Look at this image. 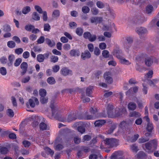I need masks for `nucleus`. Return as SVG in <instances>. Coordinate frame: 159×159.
Listing matches in <instances>:
<instances>
[{"instance_id": "5701e85b", "label": "nucleus", "mask_w": 159, "mask_h": 159, "mask_svg": "<svg viewBox=\"0 0 159 159\" xmlns=\"http://www.w3.org/2000/svg\"><path fill=\"white\" fill-rule=\"evenodd\" d=\"M128 107L129 110L133 111L136 108V105L135 103L131 102L128 104Z\"/></svg>"}, {"instance_id": "2f4dec72", "label": "nucleus", "mask_w": 159, "mask_h": 159, "mask_svg": "<svg viewBox=\"0 0 159 159\" xmlns=\"http://www.w3.org/2000/svg\"><path fill=\"white\" fill-rule=\"evenodd\" d=\"M47 81L49 84L51 85L53 84L56 83L55 79L52 77L48 78L47 80Z\"/></svg>"}, {"instance_id": "8fccbe9b", "label": "nucleus", "mask_w": 159, "mask_h": 159, "mask_svg": "<svg viewBox=\"0 0 159 159\" xmlns=\"http://www.w3.org/2000/svg\"><path fill=\"white\" fill-rule=\"evenodd\" d=\"M3 30L5 32H9L11 30V28L9 25H5L3 26Z\"/></svg>"}, {"instance_id": "c03bdc74", "label": "nucleus", "mask_w": 159, "mask_h": 159, "mask_svg": "<svg viewBox=\"0 0 159 159\" xmlns=\"http://www.w3.org/2000/svg\"><path fill=\"white\" fill-rule=\"evenodd\" d=\"M48 98L45 97H41L40 98V102L42 104H44L48 102Z\"/></svg>"}, {"instance_id": "473e14b6", "label": "nucleus", "mask_w": 159, "mask_h": 159, "mask_svg": "<svg viewBox=\"0 0 159 159\" xmlns=\"http://www.w3.org/2000/svg\"><path fill=\"white\" fill-rule=\"evenodd\" d=\"M149 140V139L148 138L142 137L138 139V142L139 143H142L148 141Z\"/></svg>"}, {"instance_id": "49530a36", "label": "nucleus", "mask_w": 159, "mask_h": 159, "mask_svg": "<svg viewBox=\"0 0 159 159\" xmlns=\"http://www.w3.org/2000/svg\"><path fill=\"white\" fill-rule=\"evenodd\" d=\"M0 73L3 75H6L7 73L6 69L4 67H2L0 68Z\"/></svg>"}, {"instance_id": "c756f323", "label": "nucleus", "mask_w": 159, "mask_h": 159, "mask_svg": "<svg viewBox=\"0 0 159 159\" xmlns=\"http://www.w3.org/2000/svg\"><path fill=\"white\" fill-rule=\"evenodd\" d=\"M39 129L42 131L46 130L47 129V125L44 122L41 123L39 125Z\"/></svg>"}, {"instance_id": "9d476101", "label": "nucleus", "mask_w": 159, "mask_h": 159, "mask_svg": "<svg viewBox=\"0 0 159 159\" xmlns=\"http://www.w3.org/2000/svg\"><path fill=\"white\" fill-rule=\"evenodd\" d=\"M127 42L124 44V47L127 49L130 47L131 46V44L132 43L133 39L132 38L130 37H127L126 39Z\"/></svg>"}, {"instance_id": "aec40b11", "label": "nucleus", "mask_w": 159, "mask_h": 159, "mask_svg": "<svg viewBox=\"0 0 159 159\" xmlns=\"http://www.w3.org/2000/svg\"><path fill=\"white\" fill-rule=\"evenodd\" d=\"M57 139L55 140V150L58 151H60L62 150L64 148V146L62 144H56L57 143Z\"/></svg>"}, {"instance_id": "f704fd0d", "label": "nucleus", "mask_w": 159, "mask_h": 159, "mask_svg": "<svg viewBox=\"0 0 159 159\" xmlns=\"http://www.w3.org/2000/svg\"><path fill=\"white\" fill-rule=\"evenodd\" d=\"M7 115L10 117H12L14 116V112L11 109H8L7 111Z\"/></svg>"}, {"instance_id": "3c124183", "label": "nucleus", "mask_w": 159, "mask_h": 159, "mask_svg": "<svg viewBox=\"0 0 159 159\" xmlns=\"http://www.w3.org/2000/svg\"><path fill=\"white\" fill-rule=\"evenodd\" d=\"M0 152L2 154H7L8 152V150L6 147H2L1 148Z\"/></svg>"}, {"instance_id": "a878e982", "label": "nucleus", "mask_w": 159, "mask_h": 159, "mask_svg": "<svg viewBox=\"0 0 159 159\" xmlns=\"http://www.w3.org/2000/svg\"><path fill=\"white\" fill-rule=\"evenodd\" d=\"M45 42L50 47H52L54 46L55 45L54 42L51 41L49 39L47 38L45 39Z\"/></svg>"}, {"instance_id": "58836bf2", "label": "nucleus", "mask_w": 159, "mask_h": 159, "mask_svg": "<svg viewBox=\"0 0 159 159\" xmlns=\"http://www.w3.org/2000/svg\"><path fill=\"white\" fill-rule=\"evenodd\" d=\"M82 11L84 13L86 14L89 12L90 9L87 6H84L82 7Z\"/></svg>"}, {"instance_id": "2eb2a0df", "label": "nucleus", "mask_w": 159, "mask_h": 159, "mask_svg": "<svg viewBox=\"0 0 159 159\" xmlns=\"http://www.w3.org/2000/svg\"><path fill=\"white\" fill-rule=\"evenodd\" d=\"M153 58L151 57L146 58L145 60V64L148 66H150L152 64L153 61Z\"/></svg>"}, {"instance_id": "774afa93", "label": "nucleus", "mask_w": 159, "mask_h": 159, "mask_svg": "<svg viewBox=\"0 0 159 159\" xmlns=\"http://www.w3.org/2000/svg\"><path fill=\"white\" fill-rule=\"evenodd\" d=\"M0 61L2 63L5 64L7 62V58L5 57H2L0 58Z\"/></svg>"}, {"instance_id": "ea45409f", "label": "nucleus", "mask_w": 159, "mask_h": 159, "mask_svg": "<svg viewBox=\"0 0 159 159\" xmlns=\"http://www.w3.org/2000/svg\"><path fill=\"white\" fill-rule=\"evenodd\" d=\"M46 93V91L44 89H42L39 91V94L41 97H45Z\"/></svg>"}, {"instance_id": "412c9836", "label": "nucleus", "mask_w": 159, "mask_h": 159, "mask_svg": "<svg viewBox=\"0 0 159 159\" xmlns=\"http://www.w3.org/2000/svg\"><path fill=\"white\" fill-rule=\"evenodd\" d=\"M117 126L116 124H113L111 125L110 129L106 131V133L107 134H111L113 131L115 129Z\"/></svg>"}, {"instance_id": "c9c22d12", "label": "nucleus", "mask_w": 159, "mask_h": 159, "mask_svg": "<svg viewBox=\"0 0 159 159\" xmlns=\"http://www.w3.org/2000/svg\"><path fill=\"white\" fill-rule=\"evenodd\" d=\"M116 115L115 116V117L120 116L122 115V111L119 109V108H116Z\"/></svg>"}, {"instance_id": "dca6fc26", "label": "nucleus", "mask_w": 159, "mask_h": 159, "mask_svg": "<svg viewBox=\"0 0 159 159\" xmlns=\"http://www.w3.org/2000/svg\"><path fill=\"white\" fill-rule=\"evenodd\" d=\"M97 118L95 116H94L93 115H90L88 114V112H86L84 115V117L83 118H80V119H84L85 120H91Z\"/></svg>"}, {"instance_id": "09e8293b", "label": "nucleus", "mask_w": 159, "mask_h": 159, "mask_svg": "<svg viewBox=\"0 0 159 159\" xmlns=\"http://www.w3.org/2000/svg\"><path fill=\"white\" fill-rule=\"evenodd\" d=\"M153 74V71L152 70H150L145 75V76H146L148 78H151L152 77Z\"/></svg>"}, {"instance_id": "6ab92c4d", "label": "nucleus", "mask_w": 159, "mask_h": 159, "mask_svg": "<svg viewBox=\"0 0 159 159\" xmlns=\"http://www.w3.org/2000/svg\"><path fill=\"white\" fill-rule=\"evenodd\" d=\"M70 54L72 57H78L80 55V52L78 50L72 49L70 51Z\"/></svg>"}, {"instance_id": "f3484780", "label": "nucleus", "mask_w": 159, "mask_h": 159, "mask_svg": "<svg viewBox=\"0 0 159 159\" xmlns=\"http://www.w3.org/2000/svg\"><path fill=\"white\" fill-rule=\"evenodd\" d=\"M106 122L105 120H96L94 123L95 126L100 127L104 125Z\"/></svg>"}, {"instance_id": "e433bc0d", "label": "nucleus", "mask_w": 159, "mask_h": 159, "mask_svg": "<svg viewBox=\"0 0 159 159\" xmlns=\"http://www.w3.org/2000/svg\"><path fill=\"white\" fill-rule=\"evenodd\" d=\"M102 56L105 58H107L109 56V52L107 50H104L102 52Z\"/></svg>"}, {"instance_id": "393cba45", "label": "nucleus", "mask_w": 159, "mask_h": 159, "mask_svg": "<svg viewBox=\"0 0 159 159\" xmlns=\"http://www.w3.org/2000/svg\"><path fill=\"white\" fill-rule=\"evenodd\" d=\"M130 150L136 153L139 150L138 147L135 144H133L130 146Z\"/></svg>"}, {"instance_id": "680f3d73", "label": "nucleus", "mask_w": 159, "mask_h": 159, "mask_svg": "<svg viewBox=\"0 0 159 159\" xmlns=\"http://www.w3.org/2000/svg\"><path fill=\"white\" fill-rule=\"evenodd\" d=\"M53 71L56 73L58 72L60 69V66L58 65H55L52 68Z\"/></svg>"}, {"instance_id": "f8f14e48", "label": "nucleus", "mask_w": 159, "mask_h": 159, "mask_svg": "<svg viewBox=\"0 0 159 159\" xmlns=\"http://www.w3.org/2000/svg\"><path fill=\"white\" fill-rule=\"evenodd\" d=\"M117 58L120 60V62L121 63L125 65H129L130 63L128 60H126L124 57L118 55L116 56Z\"/></svg>"}, {"instance_id": "864d4df0", "label": "nucleus", "mask_w": 159, "mask_h": 159, "mask_svg": "<svg viewBox=\"0 0 159 159\" xmlns=\"http://www.w3.org/2000/svg\"><path fill=\"white\" fill-rule=\"evenodd\" d=\"M139 135L138 134H136L134 135V136L132 137L130 139V141L131 142H134L139 137Z\"/></svg>"}, {"instance_id": "72a5a7b5", "label": "nucleus", "mask_w": 159, "mask_h": 159, "mask_svg": "<svg viewBox=\"0 0 159 159\" xmlns=\"http://www.w3.org/2000/svg\"><path fill=\"white\" fill-rule=\"evenodd\" d=\"M7 45L9 48H12L15 47L16 43L14 41H10L7 42Z\"/></svg>"}, {"instance_id": "c85d7f7f", "label": "nucleus", "mask_w": 159, "mask_h": 159, "mask_svg": "<svg viewBox=\"0 0 159 159\" xmlns=\"http://www.w3.org/2000/svg\"><path fill=\"white\" fill-rule=\"evenodd\" d=\"M30 8L29 6H26L22 9V13L24 14H26L30 11Z\"/></svg>"}, {"instance_id": "7c9ffc66", "label": "nucleus", "mask_w": 159, "mask_h": 159, "mask_svg": "<svg viewBox=\"0 0 159 159\" xmlns=\"http://www.w3.org/2000/svg\"><path fill=\"white\" fill-rule=\"evenodd\" d=\"M153 9L152 5H148L146 7V13L148 14L151 13L153 11Z\"/></svg>"}, {"instance_id": "052dcab7", "label": "nucleus", "mask_w": 159, "mask_h": 159, "mask_svg": "<svg viewBox=\"0 0 159 159\" xmlns=\"http://www.w3.org/2000/svg\"><path fill=\"white\" fill-rule=\"evenodd\" d=\"M45 38L43 36H41L37 40V42L39 44L43 43L44 41Z\"/></svg>"}, {"instance_id": "0eeeda50", "label": "nucleus", "mask_w": 159, "mask_h": 159, "mask_svg": "<svg viewBox=\"0 0 159 159\" xmlns=\"http://www.w3.org/2000/svg\"><path fill=\"white\" fill-rule=\"evenodd\" d=\"M60 72L61 75L64 76L72 75V70L66 67H64L62 68L60 70Z\"/></svg>"}, {"instance_id": "0e129e2a", "label": "nucleus", "mask_w": 159, "mask_h": 159, "mask_svg": "<svg viewBox=\"0 0 159 159\" xmlns=\"http://www.w3.org/2000/svg\"><path fill=\"white\" fill-rule=\"evenodd\" d=\"M92 13L94 15H97L99 12L98 10L96 8L93 7L91 9Z\"/></svg>"}, {"instance_id": "1a4fd4ad", "label": "nucleus", "mask_w": 159, "mask_h": 159, "mask_svg": "<svg viewBox=\"0 0 159 159\" xmlns=\"http://www.w3.org/2000/svg\"><path fill=\"white\" fill-rule=\"evenodd\" d=\"M28 65L26 62H22L20 65V68L22 69V71L21 72V74L24 75L26 72L27 70Z\"/></svg>"}, {"instance_id": "e2e57ef3", "label": "nucleus", "mask_w": 159, "mask_h": 159, "mask_svg": "<svg viewBox=\"0 0 159 159\" xmlns=\"http://www.w3.org/2000/svg\"><path fill=\"white\" fill-rule=\"evenodd\" d=\"M113 105H111L110 104H108L107 105V110L108 114L111 112L113 109Z\"/></svg>"}, {"instance_id": "39448f33", "label": "nucleus", "mask_w": 159, "mask_h": 159, "mask_svg": "<svg viewBox=\"0 0 159 159\" xmlns=\"http://www.w3.org/2000/svg\"><path fill=\"white\" fill-rule=\"evenodd\" d=\"M105 82L108 84H111L113 82V79L111 77V73L108 71L105 73L103 75Z\"/></svg>"}, {"instance_id": "b1692460", "label": "nucleus", "mask_w": 159, "mask_h": 159, "mask_svg": "<svg viewBox=\"0 0 159 159\" xmlns=\"http://www.w3.org/2000/svg\"><path fill=\"white\" fill-rule=\"evenodd\" d=\"M8 59L9 62L8 63V65L9 66H10L12 65L15 59V56L11 54L9 55Z\"/></svg>"}, {"instance_id": "ddd939ff", "label": "nucleus", "mask_w": 159, "mask_h": 159, "mask_svg": "<svg viewBox=\"0 0 159 159\" xmlns=\"http://www.w3.org/2000/svg\"><path fill=\"white\" fill-rule=\"evenodd\" d=\"M77 118L76 114V113H70L68 115L67 121L68 122L75 120Z\"/></svg>"}, {"instance_id": "4c0bfd02", "label": "nucleus", "mask_w": 159, "mask_h": 159, "mask_svg": "<svg viewBox=\"0 0 159 159\" xmlns=\"http://www.w3.org/2000/svg\"><path fill=\"white\" fill-rule=\"evenodd\" d=\"M116 109H113L108 115L109 117L111 118H115L116 114Z\"/></svg>"}, {"instance_id": "13d9d810", "label": "nucleus", "mask_w": 159, "mask_h": 159, "mask_svg": "<svg viewBox=\"0 0 159 159\" xmlns=\"http://www.w3.org/2000/svg\"><path fill=\"white\" fill-rule=\"evenodd\" d=\"M94 53L97 56H99L100 54L101 53L98 47H95L94 48Z\"/></svg>"}, {"instance_id": "a211bd4d", "label": "nucleus", "mask_w": 159, "mask_h": 159, "mask_svg": "<svg viewBox=\"0 0 159 159\" xmlns=\"http://www.w3.org/2000/svg\"><path fill=\"white\" fill-rule=\"evenodd\" d=\"M129 117L137 118L140 117L141 116V114L140 113L134 111L130 112L129 114Z\"/></svg>"}, {"instance_id": "f03ea898", "label": "nucleus", "mask_w": 159, "mask_h": 159, "mask_svg": "<svg viewBox=\"0 0 159 159\" xmlns=\"http://www.w3.org/2000/svg\"><path fill=\"white\" fill-rule=\"evenodd\" d=\"M89 111L94 116H95L97 117H105L106 116V114L104 113H98L95 108L91 107Z\"/></svg>"}, {"instance_id": "338daca9", "label": "nucleus", "mask_w": 159, "mask_h": 159, "mask_svg": "<svg viewBox=\"0 0 159 159\" xmlns=\"http://www.w3.org/2000/svg\"><path fill=\"white\" fill-rule=\"evenodd\" d=\"M35 9L39 13L41 14L43 13L42 9L39 6L35 5L34 6Z\"/></svg>"}, {"instance_id": "69168bd1", "label": "nucleus", "mask_w": 159, "mask_h": 159, "mask_svg": "<svg viewBox=\"0 0 159 159\" xmlns=\"http://www.w3.org/2000/svg\"><path fill=\"white\" fill-rule=\"evenodd\" d=\"M128 83L129 84L132 85L137 84L138 82L135 79L133 78H131L129 80Z\"/></svg>"}, {"instance_id": "bf43d9fd", "label": "nucleus", "mask_w": 159, "mask_h": 159, "mask_svg": "<svg viewBox=\"0 0 159 159\" xmlns=\"http://www.w3.org/2000/svg\"><path fill=\"white\" fill-rule=\"evenodd\" d=\"M23 49L21 48H16L15 50V52L16 54L17 55L21 54L23 52Z\"/></svg>"}, {"instance_id": "f257e3e1", "label": "nucleus", "mask_w": 159, "mask_h": 159, "mask_svg": "<svg viewBox=\"0 0 159 159\" xmlns=\"http://www.w3.org/2000/svg\"><path fill=\"white\" fill-rule=\"evenodd\" d=\"M103 142L106 146L110 148L116 147L119 145V140L115 138H106Z\"/></svg>"}, {"instance_id": "de8ad7c7", "label": "nucleus", "mask_w": 159, "mask_h": 159, "mask_svg": "<svg viewBox=\"0 0 159 159\" xmlns=\"http://www.w3.org/2000/svg\"><path fill=\"white\" fill-rule=\"evenodd\" d=\"M96 5L97 7L99 8H103L104 7V4L101 1L97 2Z\"/></svg>"}, {"instance_id": "bb28decb", "label": "nucleus", "mask_w": 159, "mask_h": 159, "mask_svg": "<svg viewBox=\"0 0 159 159\" xmlns=\"http://www.w3.org/2000/svg\"><path fill=\"white\" fill-rule=\"evenodd\" d=\"M45 59L44 55L42 54H39L37 56V60L39 62H43Z\"/></svg>"}, {"instance_id": "603ef678", "label": "nucleus", "mask_w": 159, "mask_h": 159, "mask_svg": "<svg viewBox=\"0 0 159 159\" xmlns=\"http://www.w3.org/2000/svg\"><path fill=\"white\" fill-rule=\"evenodd\" d=\"M22 61V59L20 58H18L15 61L14 65L15 66H18L20 63H21Z\"/></svg>"}, {"instance_id": "37998d69", "label": "nucleus", "mask_w": 159, "mask_h": 159, "mask_svg": "<svg viewBox=\"0 0 159 159\" xmlns=\"http://www.w3.org/2000/svg\"><path fill=\"white\" fill-rule=\"evenodd\" d=\"M92 87H89L86 89V93L87 96H90V95L92 93Z\"/></svg>"}, {"instance_id": "6e6d98bb", "label": "nucleus", "mask_w": 159, "mask_h": 159, "mask_svg": "<svg viewBox=\"0 0 159 159\" xmlns=\"http://www.w3.org/2000/svg\"><path fill=\"white\" fill-rule=\"evenodd\" d=\"M74 142L75 144H79L81 142V139L77 136H75L74 138Z\"/></svg>"}, {"instance_id": "6e6552de", "label": "nucleus", "mask_w": 159, "mask_h": 159, "mask_svg": "<svg viewBox=\"0 0 159 159\" xmlns=\"http://www.w3.org/2000/svg\"><path fill=\"white\" fill-rule=\"evenodd\" d=\"M91 55L90 52L88 51H85L81 53V58L83 60L89 59L91 57Z\"/></svg>"}, {"instance_id": "7ed1b4c3", "label": "nucleus", "mask_w": 159, "mask_h": 159, "mask_svg": "<svg viewBox=\"0 0 159 159\" xmlns=\"http://www.w3.org/2000/svg\"><path fill=\"white\" fill-rule=\"evenodd\" d=\"M144 145L146 148L148 150H151L152 146L156 148L157 146V140L155 139H153L145 143Z\"/></svg>"}, {"instance_id": "4d7b16f0", "label": "nucleus", "mask_w": 159, "mask_h": 159, "mask_svg": "<svg viewBox=\"0 0 159 159\" xmlns=\"http://www.w3.org/2000/svg\"><path fill=\"white\" fill-rule=\"evenodd\" d=\"M148 130L149 132H151L153 129V126L152 124L151 123H149L147 124Z\"/></svg>"}, {"instance_id": "cd10ccee", "label": "nucleus", "mask_w": 159, "mask_h": 159, "mask_svg": "<svg viewBox=\"0 0 159 159\" xmlns=\"http://www.w3.org/2000/svg\"><path fill=\"white\" fill-rule=\"evenodd\" d=\"M122 153L120 151H117L114 153L111 156V159H117L118 156Z\"/></svg>"}, {"instance_id": "4468645a", "label": "nucleus", "mask_w": 159, "mask_h": 159, "mask_svg": "<svg viewBox=\"0 0 159 159\" xmlns=\"http://www.w3.org/2000/svg\"><path fill=\"white\" fill-rule=\"evenodd\" d=\"M136 31L139 35H141L146 34L147 31V29L144 27H139L137 28Z\"/></svg>"}, {"instance_id": "423d86ee", "label": "nucleus", "mask_w": 159, "mask_h": 159, "mask_svg": "<svg viewBox=\"0 0 159 159\" xmlns=\"http://www.w3.org/2000/svg\"><path fill=\"white\" fill-rule=\"evenodd\" d=\"M28 102L30 106L34 108L35 107V104L38 105L39 102L38 99L34 97H32L29 100Z\"/></svg>"}, {"instance_id": "9b49d317", "label": "nucleus", "mask_w": 159, "mask_h": 159, "mask_svg": "<svg viewBox=\"0 0 159 159\" xmlns=\"http://www.w3.org/2000/svg\"><path fill=\"white\" fill-rule=\"evenodd\" d=\"M34 120L32 123V126L34 127L38 126V125L40 121V117L38 116H35L33 118Z\"/></svg>"}, {"instance_id": "a18cd8bd", "label": "nucleus", "mask_w": 159, "mask_h": 159, "mask_svg": "<svg viewBox=\"0 0 159 159\" xmlns=\"http://www.w3.org/2000/svg\"><path fill=\"white\" fill-rule=\"evenodd\" d=\"M76 33L78 35L81 36L83 33V29L81 28H78L76 30Z\"/></svg>"}, {"instance_id": "4be33fe9", "label": "nucleus", "mask_w": 159, "mask_h": 159, "mask_svg": "<svg viewBox=\"0 0 159 159\" xmlns=\"http://www.w3.org/2000/svg\"><path fill=\"white\" fill-rule=\"evenodd\" d=\"M32 18L34 20H39L40 19V17L39 14L36 12H34L32 15Z\"/></svg>"}, {"instance_id": "79ce46f5", "label": "nucleus", "mask_w": 159, "mask_h": 159, "mask_svg": "<svg viewBox=\"0 0 159 159\" xmlns=\"http://www.w3.org/2000/svg\"><path fill=\"white\" fill-rule=\"evenodd\" d=\"M58 60V57L56 56H52L51 57L50 61L51 62L56 63L57 62Z\"/></svg>"}, {"instance_id": "5fc2aeb1", "label": "nucleus", "mask_w": 159, "mask_h": 159, "mask_svg": "<svg viewBox=\"0 0 159 159\" xmlns=\"http://www.w3.org/2000/svg\"><path fill=\"white\" fill-rule=\"evenodd\" d=\"M145 155V153L142 152H139L136 155L138 158H141L143 157Z\"/></svg>"}, {"instance_id": "a19ab883", "label": "nucleus", "mask_w": 159, "mask_h": 159, "mask_svg": "<svg viewBox=\"0 0 159 159\" xmlns=\"http://www.w3.org/2000/svg\"><path fill=\"white\" fill-rule=\"evenodd\" d=\"M34 28V26L31 25H26L25 27V29L27 31H30L31 30Z\"/></svg>"}, {"instance_id": "20e7f679", "label": "nucleus", "mask_w": 159, "mask_h": 159, "mask_svg": "<svg viewBox=\"0 0 159 159\" xmlns=\"http://www.w3.org/2000/svg\"><path fill=\"white\" fill-rule=\"evenodd\" d=\"M83 37L84 39H89V41L91 42L94 41L97 39V37L95 35H92L89 32H84L83 34Z\"/></svg>"}]
</instances>
